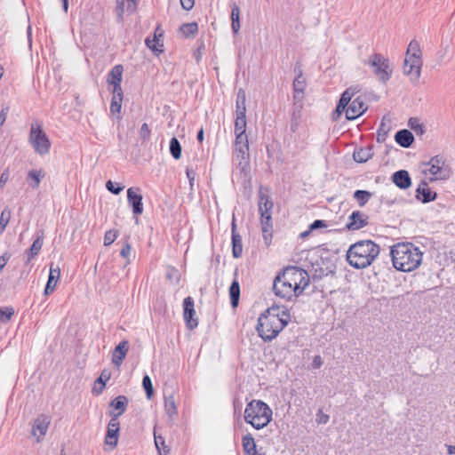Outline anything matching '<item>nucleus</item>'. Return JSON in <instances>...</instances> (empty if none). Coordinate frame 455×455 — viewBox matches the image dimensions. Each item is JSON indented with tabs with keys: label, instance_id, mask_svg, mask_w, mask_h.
Returning <instances> with one entry per match:
<instances>
[{
	"label": "nucleus",
	"instance_id": "1",
	"mask_svg": "<svg viewBox=\"0 0 455 455\" xmlns=\"http://www.w3.org/2000/svg\"><path fill=\"white\" fill-rule=\"evenodd\" d=\"M309 275L306 270L290 266L275 277L273 290L277 297L290 301L301 295L309 285Z\"/></svg>",
	"mask_w": 455,
	"mask_h": 455
},
{
	"label": "nucleus",
	"instance_id": "2",
	"mask_svg": "<svg viewBox=\"0 0 455 455\" xmlns=\"http://www.w3.org/2000/svg\"><path fill=\"white\" fill-rule=\"evenodd\" d=\"M390 256L396 270L411 272L420 266L423 252L412 243H398L391 246Z\"/></svg>",
	"mask_w": 455,
	"mask_h": 455
},
{
	"label": "nucleus",
	"instance_id": "3",
	"mask_svg": "<svg viewBox=\"0 0 455 455\" xmlns=\"http://www.w3.org/2000/svg\"><path fill=\"white\" fill-rule=\"evenodd\" d=\"M380 247L371 240H361L351 244L347 251L348 264L355 269L371 266L378 258Z\"/></svg>",
	"mask_w": 455,
	"mask_h": 455
},
{
	"label": "nucleus",
	"instance_id": "4",
	"mask_svg": "<svg viewBox=\"0 0 455 455\" xmlns=\"http://www.w3.org/2000/svg\"><path fill=\"white\" fill-rule=\"evenodd\" d=\"M280 308L272 307L260 315L258 321L257 331L265 341L275 339L286 326L288 321L280 316Z\"/></svg>",
	"mask_w": 455,
	"mask_h": 455
},
{
	"label": "nucleus",
	"instance_id": "5",
	"mask_svg": "<svg viewBox=\"0 0 455 455\" xmlns=\"http://www.w3.org/2000/svg\"><path fill=\"white\" fill-rule=\"evenodd\" d=\"M358 92L356 87H349L341 94L335 109L338 116L345 112L347 119L355 120L367 110V105L362 97L353 99Z\"/></svg>",
	"mask_w": 455,
	"mask_h": 455
},
{
	"label": "nucleus",
	"instance_id": "6",
	"mask_svg": "<svg viewBox=\"0 0 455 455\" xmlns=\"http://www.w3.org/2000/svg\"><path fill=\"white\" fill-rule=\"evenodd\" d=\"M271 408L260 400L251 401L244 410V421L255 429H262L272 420Z\"/></svg>",
	"mask_w": 455,
	"mask_h": 455
},
{
	"label": "nucleus",
	"instance_id": "7",
	"mask_svg": "<svg viewBox=\"0 0 455 455\" xmlns=\"http://www.w3.org/2000/svg\"><path fill=\"white\" fill-rule=\"evenodd\" d=\"M234 154L237 167L246 172L250 168L249 141L247 134H235Z\"/></svg>",
	"mask_w": 455,
	"mask_h": 455
},
{
	"label": "nucleus",
	"instance_id": "8",
	"mask_svg": "<svg viewBox=\"0 0 455 455\" xmlns=\"http://www.w3.org/2000/svg\"><path fill=\"white\" fill-rule=\"evenodd\" d=\"M28 140L37 154L43 156L49 153L51 142L44 132L42 124L39 122L35 121L31 124Z\"/></svg>",
	"mask_w": 455,
	"mask_h": 455
},
{
	"label": "nucleus",
	"instance_id": "9",
	"mask_svg": "<svg viewBox=\"0 0 455 455\" xmlns=\"http://www.w3.org/2000/svg\"><path fill=\"white\" fill-rule=\"evenodd\" d=\"M367 64L372 69L373 74L383 83L389 80L392 70L389 68L388 60L379 53L370 56Z\"/></svg>",
	"mask_w": 455,
	"mask_h": 455
},
{
	"label": "nucleus",
	"instance_id": "10",
	"mask_svg": "<svg viewBox=\"0 0 455 455\" xmlns=\"http://www.w3.org/2000/svg\"><path fill=\"white\" fill-rule=\"evenodd\" d=\"M428 172L435 177V180H447L451 175V167L445 163L442 156L432 157L428 163Z\"/></svg>",
	"mask_w": 455,
	"mask_h": 455
},
{
	"label": "nucleus",
	"instance_id": "11",
	"mask_svg": "<svg viewBox=\"0 0 455 455\" xmlns=\"http://www.w3.org/2000/svg\"><path fill=\"white\" fill-rule=\"evenodd\" d=\"M295 73L297 74L292 88H293V101L294 106L297 107L299 109L302 108L303 105V100H304V94H305V89L307 86L306 78L304 77L303 71L301 68H298L297 67L294 69Z\"/></svg>",
	"mask_w": 455,
	"mask_h": 455
},
{
	"label": "nucleus",
	"instance_id": "12",
	"mask_svg": "<svg viewBox=\"0 0 455 455\" xmlns=\"http://www.w3.org/2000/svg\"><path fill=\"white\" fill-rule=\"evenodd\" d=\"M140 191V188H130L127 190V201L135 215H140L143 212L142 196Z\"/></svg>",
	"mask_w": 455,
	"mask_h": 455
},
{
	"label": "nucleus",
	"instance_id": "13",
	"mask_svg": "<svg viewBox=\"0 0 455 455\" xmlns=\"http://www.w3.org/2000/svg\"><path fill=\"white\" fill-rule=\"evenodd\" d=\"M194 315V299L191 297H187L183 300V315L188 327L191 330L198 324L197 320L193 318Z\"/></svg>",
	"mask_w": 455,
	"mask_h": 455
},
{
	"label": "nucleus",
	"instance_id": "14",
	"mask_svg": "<svg viewBox=\"0 0 455 455\" xmlns=\"http://www.w3.org/2000/svg\"><path fill=\"white\" fill-rule=\"evenodd\" d=\"M49 425L50 419L46 415L42 414L35 419L32 427V435L37 437L38 442L46 435Z\"/></svg>",
	"mask_w": 455,
	"mask_h": 455
},
{
	"label": "nucleus",
	"instance_id": "15",
	"mask_svg": "<svg viewBox=\"0 0 455 455\" xmlns=\"http://www.w3.org/2000/svg\"><path fill=\"white\" fill-rule=\"evenodd\" d=\"M421 66V59L405 58L403 68V74L407 76H411L412 78L418 80L420 76Z\"/></svg>",
	"mask_w": 455,
	"mask_h": 455
},
{
	"label": "nucleus",
	"instance_id": "16",
	"mask_svg": "<svg viewBox=\"0 0 455 455\" xmlns=\"http://www.w3.org/2000/svg\"><path fill=\"white\" fill-rule=\"evenodd\" d=\"M368 225V216L359 211L353 212L346 227L349 230H358Z\"/></svg>",
	"mask_w": 455,
	"mask_h": 455
},
{
	"label": "nucleus",
	"instance_id": "17",
	"mask_svg": "<svg viewBox=\"0 0 455 455\" xmlns=\"http://www.w3.org/2000/svg\"><path fill=\"white\" fill-rule=\"evenodd\" d=\"M129 400L125 395H119L109 403V407L113 410L110 411V416H116L119 418L127 409Z\"/></svg>",
	"mask_w": 455,
	"mask_h": 455
},
{
	"label": "nucleus",
	"instance_id": "18",
	"mask_svg": "<svg viewBox=\"0 0 455 455\" xmlns=\"http://www.w3.org/2000/svg\"><path fill=\"white\" fill-rule=\"evenodd\" d=\"M129 351V343L127 340L121 341L114 349L112 354V363L119 367Z\"/></svg>",
	"mask_w": 455,
	"mask_h": 455
},
{
	"label": "nucleus",
	"instance_id": "19",
	"mask_svg": "<svg viewBox=\"0 0 455 455\" xmlns=\"http://www.w3.org/2000/svg\"><path fill=\"white\" fill-rule=\"evenodd\" d=\"M416 197L422 203H429L435 199L436 193L431 191L427 182L422 181L416 189Z\"/></svg>",
	"mask_w": 455,
	"mask_h": 455
},
{
	"label": "nucleus",
	"instance_id": "20",
	"mask_svg": "<svg viewBox=\"0 0 455 455\" xmlns=\"http://www.w3.org/2000/svg\"><path fill=\"white\" fill-rule=\"evenodd\" d=\"M391 129L392 119L388 116H384L377 131V141L379 143L385 142Z\"/></svg>",
	"mask_w": 455,
	"mask_h": 455
},
{
	"label": "nucleus",
	"instance_id": "21",
	"mask_svg": "<svg viewBox=\"0 0 455 455\" xmlns=\"http://www.w3.org/2000/svg\"><path fill=\"white\" fill-rule=\"evenodd\" d=\"M232 253L234 258H240L243 253L242 237L235 232V220L232 221Z\"/></svg>",
	"mask_w": 455,
	"mask_h": 455
},
{
	"label": "nucleus",
	"instance_id": "22",
	"mask_svg": "<svg viewBox=\"0 0 455 455\" xmlns=\"http://www.w3.org/2000/svg\"><path fill=\"white\" fill-rule=\"evenodd\" d=\"M392 180L401 189H406L411 184L409 172L405 170L395 172L392 176Z\"/></svg>",
	"mask_w": 455,
	"mask_h": 455
},
{
	"label": "nucleus",
	"instance_id": "23",
	"mask_svg": "<svg viewBox=\"0 0 455 455\" xmlns=\"http://www.w3.org/2000/svg\"><path fill=\"white\" fill-rule=\"evenodd\" d=\"M395 142L403 148H410L414 141L413 134L406 129L398 131L395 135Z\"/></svg>",
	"mask_w": 455,
	"mask_h": 455
},
{
	"label": "nucleus",
	"instance_id": "24",
	"mask_svg": "<svg viewBox=\"0 0 455 455\" xmlns=\"http://www.w3.org/2000/svg\"><path fill=\"white\" fill-rule=\"evenodd\" d=\"M60 276V269L59 267H53L51 266L48 281L44 289V293L47 295L52 292L58 283Z\"/></svg>",
	"mask_w": 455,
	"mask_h": 455
},
{
	"label": "nucleus",
	"instance_id": "25",
	"mask_svg": "<svg viewBox=\"0 0 455 455\" xmlns=\"http://www.w3.org/2000/svg\"><path fill=\"white\" fill-rule=\"evenodd\" d=\"M261 231L264 242L266 245L268 246L272 241L271 215L261 217Z\"/></svg>",
	"mask_w": 455,
	"mask_h": 455
},
{
	"label": "nucleus",
	"instance_id": "26",
	"mask_svg": "<svg viewBox=\"0 0 455 455\" xmlns=\"http://www.w3.org/2000/svg\"><path fill=\"white\" fill-rule=\"evenodd\" d=\"M124 68L122 65H116L109 71L107 82L109 85L118 84L122 83Z\"/></svg>",
	"mask_w": 455,
	"mask_h": 455
},
{
	"label": "nucleus",
	"instance_id": "27",
	"mask_svg": "<svg viewBox=\"0 0 455 455\" xmlns=\"http://www.w3.org/2000/svg\"><path fill=\"white\" fill-rule=\"evenodd\" d=\"M164 411L170 419H173L178 413L176 401L173 395L164 397Z\"/></svg>",
	"mask_w": 455,
	"mask_h": 455
},
{
	"label": "nucleus",
	"instance_id": "28",
	"mask_svg": "<svg viewBox=\"0 0 455 455\" xmlns=\"http://www.w3.org/2000/svg\"><path fill=\"white\" fill-rule=\"evenodd\" d=\"M245 101V92L243 89H239L235 101V116H246Z\"/></svg>",
	"mask_w": 455,
	"mask_h": 455
},
{
	"label": "nucleus",
	"instance_id": "29",
	"mask_svg": "<svg viewBox=\"0 0 455 455\" xmlns=\"http://www.w3.org/2000/svg\"><path fill=\"white\" fill-rule=\"evenodd\" d=\"M228 292L231 306L236 307L240 299V285L236 278L231 283Z\"/></svg>",
	"mask_w": 455,
	"mask_h": 455
},
{
	"label": "nucleus",
	"instance_id": "30",
	"mask_svg": "<svg viewBox=\"0 0 455 455\" xmlns=\"http://www.w3.org/2000/svg\"><path fill=\"white\" fill-rule=\"evenodd\" d=\"M242 443L246 455H253L257 453L256 443L251 434H247L243 436Z\"/></svg>",
	"mask_w": 455,
	"mask_h": 455
},
{
	"label": "nucleus",
	"instance_id": "31",
	"mask_svg": "<svg viewBox=\"0 0 455 455\" xmlns=\"http://www.w3.org/2000/svg\"><path fill=\"white\" fill-rule=\"evenodd\" d=\"M273 208V203L269 196L265 195H260L259 201V211L260 212V216L264 217L265 215H271V209Z\"/></svg>",
	"mask_w": 455,
	"mask_h": 455
},
{
	"label": "nucleus",
	"instance_id": "32",
	"mask_svg": "<svg viewBox=\"0 0 455 455\" xmlns=\"http://www.w3.org/2000/svg\"><path fill=\"white\" fill-rule=\"evenodd\" d=\"M373 153L371 148H360L354 153V159L357 163H365L371 158Z\"/></svg>",
	"mask_w": 455,
	"mask_h": 455
},
{
	"label": "nucleus",
	"instance_id": "33",
	"mask_svg": "<svg viewBox=\"0 0 455 455\" xmlns=\"http://www.w3.org/2000/svg\"><path fill=\"white\" fill-rule=\"evenodd\" d=\"M155 444L159 455H168L170 449L165 444L164 438L154 432Z\"/></svg>",
	"mask_w": 455,
	"mask_h": 455
},
{
	"label": "nucleus",
	"instance_id": "34",
	"mask_svg": "<svg viewBox=\"0 0 455 455\" xmlns=\"http://www.w3.org/2000/svg\"><path fill=\"white\" fill-rule=\"evenodd\" d=\"M198 30L196 22L185 23L180 27V32L185 36H194Z\"/></svg>",
	"mask_w": 455,
	"mask_h": 455
},
{
	"label": "nucleus",
	"instance_id": "35",
	"mask_svg": "<svg viewBox=\"0 0 455 455\" xmlns=\"http://www.w3.org/2000/svg\"><path fill=\"white\" fill-rule=\"evenodd\" d=\"M421 51L419 48V44L416 40H412L410 42L405 58L411 59H420Z\"/></svg>",
	"mask_w": 455,
	"mask_h": 455
},
{
	"label": "nucleus",
	"instance_id": "36",
	"mask_svg": "<svg viewBox=\"0 0 455 455\" xmlns=\"http://www.w3.org/2000/svg\"><path fill=\"white\" fill-rule=\"evenodd\" d=\"M246 116H235V134H246Z\"/></svg>",
	"mask_w": 455,
	"mask_h": 455
},
{
	"label": "nucleus",
	"instance_id": "37",
	"mask_svg": "<svg viewBox=\"0 0 455 455\" xmlns=\"http://www.w3.org/2000/svg\"><path fill=\"white\" fill-rule=\"evenodd\" d=\"M44 177V172L42 170H31L28 173V178L33 180L30 185L33 188H37L40 185L41 180Z\"/></svg>",
	"mask_w": 455,
	"mask_h": 455
},
{
	"label": "nucleus",
	"instance_id": "38",
	"mask_svg": "<svg viewBox=\"0 0 455 455\" xmlns=\"http://www.w3.org/2000/svg\"><path fill=\"white\" fill-rule=\"evenodd\" d=\"M146 45L152 50L155 53H160L163 52V44H160L159 38L155 34L154 37L152 39L147 38Z\"/></svg>",
	"mask_w": 455,
	"mask_h": 455
},
{
	"label": "nucleus",
	"instance_id": "39",
	"mask_svg": "<svg viewBox=\"0 0 455 455\" xmlns=\"http://www.w3.org/2000/svg\"><path fill=\"white\" fill-rule=\"evenodd\" d=\"M43 246V238L37 237L30 246L28 253V261H29L31 259H33L35 256H36Z\"/></svg>",
	"mask_w": 455,
	"mask_h": 455
},
{
	"label": "nucleus",
	"instance_id": "40",
	"mask_svg": "<svg viewBox=\"0 0 455 455\" xmlns=\"http://www.w3.org/2000/svg\"><path fill=\"white\" fill-rule=\"evenodd\" d=\"M170 153L172 157L176 160L180 159L181 156V146L177 138H172L170 141Z\"/></svg>",
	"mask_w": 455,
	"mask_h": 455
},
{
	"label": "nucleus",
	"instance_id": "41",
	"mask_svg": "<svg viewBox=\"0 0 455 455\" xmlns=\"http://www.w3.org/2000/svg\"><path fill=\"white\" fill-rule=\"evenodd\" d=\"M354 197L358 202L359 206H363L371 197V193L367 190H356L354 193Z\"/></svg>",
	"mask_w": 455,
	"mask_h": 455
},
{
	"label": "nucleus",
	"instance_id": "42",
	"mask_svg": "<svg viewBox=\"0 0 455 455\" xmlns=\"http://www.w3.org/2000/svg\"><path fill=\"white\" fill-rule=\"evenodd\" d=\"M408 126L418 134H422L425 132L423 124L420 123L419 119L416 117H411L409 119Z\"/></svg>",
	"mask_w": 455,
	"mask_h": 455
},
{
	"label": "nucleus",
	"instance_id": "43",
	"mask_svg": "<svg viewBox=\"0 0 455 455\" xmlns=\"http://www.w3.org/2000/svg\"><path fill=\"white\" fill-rule=\"evenodd\" d=\"M118 432L114 429H108L106 435V443L111 445L112 447H116L118 440Z\"/></svg>",
	"mask_w": 455,
	"mask_h": 455
},
{
	"label": "nucleus",
	"instance_id": "44",
	"mask_svg": "<svg viewBox=\"0 0 455 455\" xmlns=\"http://www.w3.org/2000/svg\"><path fill=\"white\" fill-rule=\"evenodd\" d=\"M142 385L145 389L147 397L150 399L154 393L153 385L148 375H145L142 379Z\"/></svg>",
	"mask_w": 455,
	"mask_h": 455
},
{
	"label": "nucleus",
	"instance_id": "45",
	"mask_svg": "<svg viewBox=\"0 0 455 455\" xmlns=\"http://www.w3.org/2000/svg\"><path fill=\"white\" fill-rule=\"evenodd\" d=\"M116 14L118 21H122L124 20V14L125 12V0H116Z\"/></svg>",
	"mask_w": 455,
	"mask_h": 455
},
{
	"label": "nucleus",
	"instance_id": "46",
	"mask_svg": "<svg viewBox=\"0 0 455 455\" xmlns=\"http://www.w3.org/2000/svg\"><path fill=\"white\" fill-rule=\"evenodd\" d=\"M11 219V212L4 210L0 215V235L4 232Z\"/></svg>",
	"mask_w": 455,
	"mask_h": 455
},
{
	"label": "nucleus",
	"instance_id": "47",
	"mask_svg": "<svg viewBox=\"0 0 455 455\" xmlns=\"http://www.w3.org/2000/svg\"><path fill=\"white\" fill-rule=\"evenodd\" d=\"M107 189L114 195H119L124 188V186L108 180L106 183Z\"/></svg>",
	"mask_w": 455,
	"mask_h": 455
},
{
	"label": "nucleus",
	"instance_id": "48",
	"mask_svg": "<svg viewBox=\"0 0 455 455\" xmlns=\"http://www.w3.org/2000/svg\"><path fill=\"white\" fill-rule=\"evenodd\" d=\"M118 232L116 230H108L105 233L104 235V245L109 246L114 243V241L117 238Z\"/></svg>",
	"mask_w": 455,
	"mask_h": 455
},
{
	"label": "nucleus",
	"instance_id": "49",
	"mask_svg": "<svg viewBox=\"0 0 455 455\" xmlns=\"http://www.w3.org/2000/svg\"><path fill=\"white\" fill-rule=\"evenodd\" d=\"M14 311L12 307H0V321L8 322L12 316Z\"/></svg>",
	"mask_w": 455,
	"mask_h": 455
},
{
	"label": "nucleus",
	"instance_id": "50",
	"mask_svg": "<svg viewBox=\"0 0 455 455\" xmlns=\"http://www.w3.org/2000/svg\"><path fill=\"white\" fill-rule=\"evenodd\" d=\"M123 99L117 100L116 98L111 99L110 112L113 115L120 114L122 108Z\"/></svg>",
	"mask_w": 455,
	"mask_h": 455
},
{
	"label": "nucleus",
	"instance_id": "51",
	"mask_svg": "<svg viewBox=\"0 0 455 455\" xmlns=\"http://www.w3.org/2000/svg\"><path fill=\"white\" fill-rule=\"evenodd\" d=\"M109 378H110L109 373H106L105 371L98 378L97 382L101 384L100 389L97 391L98 394H100L103 391V389L105 388V386H106V381L108 380Z\"/></svg>",
	"mask_w": 455,
	"mask_h": 455
},
{
	"label": "nucleus",
	"instance_id": "52",
	"mask_svg": "<svg viewBox=\"0 0 455 455\" xmlns=\"http://www.w3.org/2000/svg\"><path fill=\"white\" fill-rule=\"evenodd\" d=\"M111 86H112V90H111L112 98H116L117 100L123 99L124 93H123V90L121 87V84H113Z\"/></svg>",
	"mask_w": 455,
	"mask_h": 455
},
{
	"label": "nucleus",
	"instance_id": "53",
	"mask_svg": "<svg viewBox=\"0 0 455 455\" xmlns=\"http://www.w3.org/2000/svg\"><path fill=\"white\" fill-rule=\"evenodd\" d=\"M329 415L325 414L322 411V410H319L316 413V423L317 424H327L329 421Z\"/></svg>",
	"mask_w": 455,
	"mask_h": 455
},
{
	"label": "nucleus",
	"instance_id": "54",
	"mask_svg": "<svg viewBox=\"0 0 455 455\" xmlns=\"http://www.w3.org/2000/svg\"><path fill=\"white\" fill-rule=\"evenodd\" d=\"M140 138L142 140H148L149 138V135H150V129L148 125V124L144 123L142 125H141V128H140Z\"/></svg>",
	"mask_w": 455,
	"mask_h": 455
},
{
	"label": "nucleus",
	"instance_id": "55",
	"mask_svg": "<svg viewBox=\"0 0 455 455\" xmlns=\"http://www.w3.org/2000/svg\"><path fill=\"white\" fill-rule=\"evenodd\" d=\"M240 9L236 4L231 8V21L240 20Z\"/></svg>",
	"mask_w": 455,
	"mask_h": 455
},
{
	"label": "nucleus",
	"instance_id": "56",
	"mask_svg": "<svg viewBox=\"0 0 455 455\" xmlns=\"http://www.w3.org/2000/svg\"><path fill=\"white\" fill-rule=\"evenodd\" d=\"M108 429H114L119 431V421L116 416H111V419L108 423Z\"/></svg>",
	"mask_w": 455,
	"mask_h": 455
},
{
	"label": "nucleus",
	"instance_id": "57",
	"mask_svg": "<svg viewBox=\"0 0 455 455\" xmlns=\"http://www.w3.org/2000/svg\"><path fill=\"white\" fill-rule=\"evenodd\" d=\"M326 227H327V224L325 223L324 220H316L309 226L310 230H315L317 228H326Z\"/></svg>",
	"mask_w": 455,
	"mask_h": 455
},
{
	"label": "nucleus",
	"instance_id": "58",
	"mask_svg": "<svg viewBox=\"0 0 455 455\" xmlns=\"http://www.w3.org/2000/svg\"><path fill=\"white\" fill-rule=\"evenodd\" d=\"M9 170H4L0 176V188H3L9 180Z\"/></svg>",
	"mask_w": 455,
	"mask_h": 455
},
{
	"label": "nucleus",
	"instance_id": "59",
	"mask_svg": "<svg viewBox=\"0 0 455 455\" xmlns=\"http://www.w3.org/2000/svg\"><path fill=\"white\" fill-rule=\"evenodd\" d=\"M323 363V361L322 359V357L320 355H315L314 358H313V362H312V367L314 369H319Z\"/></svg>",
	"mask_w": 455,
	"mask_h": 455
},
{
	"label": "nucleus",
	"instance_id": "60",
	"mask_svg": "<svg viewBox=\"0 0 455 455\" xmlns=\"http://www.w3.org/2000/svg\"><path fill=\"white\" fill-rule=\"evenodd\" d=\"M180 4L183 9L189 11L193 8L195 0H180Z\"/></svg>",
	"mask_w": 455,
	"mask_h": 455
},
{
	"label": "nucleus",
	"instance_id": "61",
	"mask_svg": "<svg viewBox=\"0 0 455 455\" xmlns=\"http://www.w3.org/2000/svg\"><path fill=\"white\" fill-rule=\"evenodd\" d=\"M131 251H132V247L129 243H125L121 251H120V254L122 257L124 258H127L130 254H131Z\"/></svg>",
	"mask_w": 455,
	"mask_h": 455
},
{
	"label": "nucleus",
	"instance_id": "62",
	"mask_svg": "<svg viewBox=\"0 0 455 455\" xmlns=\"http://www.w3.org/2000/svg\"><path fill=\"white\" fill-rule=\"evenodd\" d=\"M137 9V0H127L126 10L130 12H134Z\"/></svg>",
	"mask_w": 455,
	"mask_h": 455
},
{
	"label": "nucleus",
	"instance_id": "63",
	"mask_svg": "<svg viewBox=\"0 0 455 455\" xmlns=\"http://www.w3.org/2000/svg\"><path fill=\"white\" fill-rule=\"evenodd\" d=\"M9 259H10V256L7 253H4L2 256H0V272L4 269V267L7 264Z\"/></svg>",
	"mask_w": 455,
	"mask_h": 455
},
{
	"label": "nucleus",
	"instance_id": "64",
	"mask_svg": "<svg viewBox=\"0 0 455 455\" xmlns=\"http://www.w3.org/2000/svg\"><path fill=\"white\" fill-rule=\"evenodd\" d=\"M186 173H187L188 179L189 180L190 186L192 187L194 180H195L196 172L193 169H187Z\"/></svg>",
	"mask_w": 455,
	"mask_h": 455
}]
</instances>
